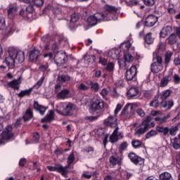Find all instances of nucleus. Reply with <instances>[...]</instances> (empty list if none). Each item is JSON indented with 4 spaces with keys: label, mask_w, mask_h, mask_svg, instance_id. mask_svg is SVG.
<instances>
[{
    "label": "nucleus",
    "mask_w": 180,
    "mask_h": 180,
    "mask_svg": "<svg viewBox=\"0 0 180 180\" xmlns=\"http://www.w3.org/2000/svg\"><path fill=\"white\" fill-rule=\"evenodd\" d=\"M156 130L158 133L163 134V136H168L169 127L165 126H158L156 127Z\"/></svg>",
    "instance_id": "29"
},
{
    "label": "nucleus",
    "mask_w": 180,
    "mask_h": 180,
    "mask_svg": "<svg viewBox=\"0 0 180 180\" xmlns=\"http://www.w3.org/2000/svg\"><path fill=\"white\" fill-rule=\"evenodd\" d=\"M98 117L99 116H86L84 117V120H86V122H95L98 120Z\"/></svg>",
    "instance_id": "49"
},
{
    "label": "nucleus",
    "mask_w": 180,
    "mask_h": 180,
    "mask_svg": "<svg viewBox=\"0 0 180 180\" xmlns=\"http://www.w3.org/2000/svg\"><path fill=\"white\" fill-rule=\"evenodd\" d=\"M153 58L155 61L151 64L150 70L152 72L157 74L164 69V66L162 65V58L161 56L157 55L156 57H153Z\"/></svg>",
    "instance_id": "6"
},
{
    "label": "nucleus",
    "mask_w": 180,
    "mask_h": 180,
    "mask_svg": "<svg viewBox=\"0 0 180 180\" xmlns=\"http://www.w3.org/2000/svg\"><path fill=\"white\" fill-rule=\"evenodd\" d=\"M14 58L15 63H19L20 64L25 61V52L22 51H19L15 49V53L14 55Z\"/></svg>",
    "instance_id": "19"
},
{
    "label": "nucleus",
    "mask_w": 180,
    "mask_h": 180,
    "mask_svg": "<svg viewBox=\"0 0 180 180\" xmlns=\"http://www.w3.org/2000/svg\"><path fill=\"white\" fill-rule=\"evenodd\" d=\"M12 125H8L6 127V130L0 134V146L5 144L6 141H9L12 137H13V133H12Z\"/></svg>",
    "instance_id": "5"
},
{
    "label": "nucleus",
    "mask_w": 180,
    "mask_h": 180,
    "mask_svg": "<svg viewBox=\"0 0 180 180\" xmlns=\"http://www.w3.org/2000/svg\"><path fill=\"white\" fill-rule=\"evenodd\" d=\"M110 166L111 168H114L116 165H120L122 164V158L117 154L111 155L109 159Z\"/></svg>",
    "instance_id": "13"
},
{
    "label": "nucleus",
    "mask_w": 180,
    "mask_h": 180,
    "mask_svg": "<svg viewBox=\"0 0 180 180\" xmlns=\"http://www.w3.org/2000/svg\"><path fill=\"white\" fill-rule=\"evenodd\" d=\"M179 128L178 126H172L169 128L168 136H176V133H178Z\"/></svg>",
    "instance_id": "34"
},
{
    "label": "nucleus",
    "mask_w": 180,
    "mask_h": 180,
    "mask_svg": "<svg viewBox=\"0 0 180 180\" xmlns=\"http://www.w3.org/2000/svg\"><path fill=\"white\" fill-rule=\"evenodd\" d=\"M47 169L51 172H56L61 174L65 178H68V174H70V170L68 169V166L63 167V165L57 164L55 166H47Z\"/></svg>",
    "instance_id": "4"
},
{
    "label": "nucleus",
    "mask_w": 180,
    "mask_h": 180,
    "mask_svg": "<svg viewBox=\"0 0 180 180\" xmlns=\"http://www.w3.org/2000/svg\"><path fill=\"white\" fill-rule=\"evenodd\" d=\"M144 40L147 44H153L154 43V38L151 37V33H148L146 35Z\"/></svg>",
    "instance_id": "40"
},
{
    "label": "nucleus",
    "mask_w": 180,
    "mask_h": 180,
    "mask_svg": "<svg viewBox=\"0 0 180 180\" xmlns=\"http://www.w3.org/2000/svg\"><path fill=\"white\" fill-rule=\"evenodd\" d=\"M84 58L87 64H91L95 61V56L94 55H85Z\"/></svg>",
    "instance_id": "39"
},
{
    "label": "nucleus",
    "mask_w": 180,
    "mask_h": 180,
    "mask_svg": "<svg viewBox=\"0 0 180 180\" xmlns=\"http://www.w3.org/2000/svg\"><path fill=\"white\" fill-rule=\"evenodd\" d=\"M169 43H170V44H175V43H176V34H172L169 38Z\"/></svg>",
    "instance_id": "46"
},
{
    "label": "nucleus",
    "mask_w": 180,
    "mask_h": 180,
    "mask_svg": "<svg viewBox=\"0 0 180 180\" xmlns=\"http://www.w3.org/2000/svg\"><path fill=\"white\" fill-rule=\"evenodd\" d=\"M173 82H174L176 84L179 85L180 84V77L178 74H174L173 76Z\"/></svg>",
    "instance_id": "56"
},
{
    "label": "nucleus",
    "mask_w": 180,
    "mask_h": 180,
    "mask_svg": "<svg viewBox=\"0 0 180 180\" xmlns=\"http://www.w3.org/2000/svg\"><path fill=\"white\" fill-rule=\"evenodd\" d=\"M171 115L167 114L163 117H155V120L158 123V124H164V123H167V122H168V119H169Z\"/></svg>",
    "instance_id": "26"
},
{
    "label": "nucleus",
    "mask_w": 180,
    "mask_h": 180,
    "mask_svg": "<svg viewBox=\"0 0 180 180\" xmlns=\"http://www.w3.org/2000/svg\"><path fill=\"white\" fill-rule=\"evenodd\" d=\"M79 91H89V86L85 85L84 83H81L77 86Z\"/></svg>",
    "instance_id": "47"
},
{
    "label": "nucleus",
    "mask_w": 180,
    "mask_h": 180,
    "mask_svg": "<svg viewBox=\"0 0 180 180\" xmlns=\"http://www.w3.org/2000/svg\"><path fill=\"white\" fill-rule=\"evenodd\" d=\"M172 71H169L168 75L165 76L162 79L160 82V86L161 88H164L165 86H167L168 85V82H170V81H172Z\"/></svg>",
    "instance_id": "18"
},
{
    "label": "nucleus",
    "mask_w": 180,
    "mask_h": 180,
    "mask_svg": "<svg viewBox=\"0 0 180 180\" xmlns=\"http://www.w3.org/2000/svg\"><path fill=\"white\" fill-rule=\"evenodd\" d=\"M18 9L19 8L16 6H11L8 10V18H10V19H13V17L16 15Z\"/></svg>",
    "instance_id": "24"
},
{
    "label": "nucleus",
    "mask_w": 180,
    "mask_h": 180,
    "mask_svg": "<svg viewBox=\"0 0 180 180\" xmlns=\"http://www.w3.org/2000/svg\"><path fill=\"white\" fill-rule=\"evenodd\" d=\"M171 57H172V53L169 52L166 54L165 58V64H169V61H171Z\"/></svg>",
    "instance_id": "55"
},
{
    "label": "nucleus",
    "mask_w": 180,
    "mask_h": 180,
    "mask_svg": "<svg viewBox=\"0 0 180 180\" xmlns=\"http://www.w3.org/2000/svg\"><path fill=\"white\" fill-rule=\"evenodd\" d=\"M58 81L63 85H67L71 81V77L67 75H58Z\"/></svg>",
    "instance_id": "22"
},
{
    "label": "nucleus",
    "mask_w": 180,
    "mask_h": 180,
    "mask_svg": "<svg viewBox=\"0 0 180 180\" xmlns=\"http://www.w3.org/2000/svg\"><path fill=\"white\" fill-rule=\"evenodd\" d=\"M86 84L89 86V89L92 90L93 92H99V89H101L99 83L88 80L86 82Z\"/></svg>",
    "instance_id": "17"
},
{
    "label": "nucleus",
    "mask_w": 180,
    "mask_h": 180,
    "mask_svg": "<svg viewBox=\"0 0 180 180\" xmlns=\"http://www.w3.org/2000/svg\"><path fill=\"white\" fill-rule=\"evenodd\" d=\"M143 1L147 6H153L155 4V0H143Z\"/></svg>",
    "instance_id": "57"
},
{
    "label": "nucleus",
    "mask_w": 180,
    "mask_h": 180,
    "mask_svg": "<svg viewBox=\"0 0 180 180\" xmlns=\"http://www.w3.org/2000/svg\"><path fill=\"white\" fill-rule=\"evenodd\" d=\"M172 147L174 150H179L180 149V139L178 138H174L173 139Z\"/></svg>",
    "instance_id": "41"
},
{
    "label": "nucleus",
    "mask_w": 180,
    "mask_h": 180,
    "mask_svg": "<svg viewBox=\"0 0 180 180\" xmlns=\"http://www.w3.org/2000/svg\"><path fill=\"white\" fill-rule=\"evenodd\" d=\"M105 11L103 13H97L94 15H90L87 18V22L91 26H95L101 22L108 20H115L113 15L117 12L116 7L110 5H105L104 6Z\"/></svg>",
    "instance_id": "1"
},
{
    "label": "nucleus",
    "mask_w": 180,
    "mask_h": 180,
    "mask_svg": "<svg viewBox=\"0 0 180 180\" xmlns=\"http://www.w3.org/2000/svg\"><path fill=\"white\" fill-rule=\"evenodd\" d=\"M20 16H22V18H30V16L29 15V14L27 13H26V10L25 9H21L20 11Z\"/></svg>",
    "instance_id": "60"
},
{
    "label": "nucleus",
    "mask_w": 180,
    "mask_h": 180,
    "mask_svg": "<svg viewBox=\"0 0 180 180\" xmlns=\"http://www.w3.org/2000/svg\"><path fill=\"white\" fill-rule=\"evenodd\" d=\"M33 3L35 6L39 8V6H43V5H44V0H34Z\"/></svg>",
    "instance_id": "52"
},
{
    "label": "nucleus",
    "mask_w": 180,
    "mask_h": 180,
    "mask_svg": "<svg viewBox=\"0 0 180 180\" xmlns=\"http://www.w3.org/2000/svg\"><path fill=\"white\" fill-rule=\"evenodd\" d=\"M124 57L125 63H131V61H133V60L134 59V58H133V56H131V54H130L129 52L125 53L124 54Z\"/></svg>",
    "instance_id": "42"
},
{
    "label": "nucleus",
    "mask_w": 180,
    "mask_h": 180,
    "mask_svg": "<svg viewBox=\"0 0 180 180\" xmlns=\"http://www.w3.org/2000/svg\"><path fill=\"white\" fill-rule=\"evenodd\" d=\"M109 94V91H108V89H103L100 92V95L105 99L106 98V96Z\"/></svg>",
    "instance_id": "59"
},
{
    "label": "nucleus",
    "mask_w": 180,
    "mask_h": 180,
    "mask_svg": "<svg viewBox=\"0 0 180 180\" xmlns=\"http://www.w3.org/2000/svg\"><path fill=\"white\" fill-rule=\"evenodd\" d=\"M151 120H153V118L150 116H148L146 117V119L143 121V122L141 123L142 126H148V127L150 128V122H151Z\"/></svg>",
    "instance_id": "50"
},
{
    "label": "nucleus",
    "mask_w": 180,
    "mask_h": 180,
    "mask_svg": "<svg viewBox=\"0 0 180 180\" xmlns=\"http://www.w3.org/2000/svg\"><path fill=\"white\" fill-rule=\"evenodd\" d=\"M109 57H111L112 60L119 58V51L117 49H112L108 52Z\"/></svg>",
    "instance_id": "36"
},
{
    "label": "nucleus",
    "mask_w": 180,
    "mask_h": 180,
    "mask_svg": "<svg viewBox=\"0 0 180 180\" xmlns=\"http://www.w3.org/2000/svg\"><path fill=\"white\" fill-rule=\"evenodd\" d=\"M46 9L49 11H52L54 15H60L61 13V9L58 8V6L54 1H51L46 6Z\"/></svg>",
    "instance_id": "15"
},
{
    "label": "nucleus",
    "mask_w": 180,
    "mask_h": 180,
    "mask_svg": "<svg viewBox=\"0 0 180 180\" xmlns=\"http://www.w3.org/2000/svg\"><path fill=\"white\" fill-rule=\"evenodd\" d=\"M165 51V44L160 41L158 45V48L155 51V53H153V57H157V56H162Z\"/></svg>",
    "instance_id": "20"
},
{
    "label": "nucleus",
    "mask_w": 180,
    "mask_h": 180,
    "mask_svg": "<svg viewBox=\"0 0 180 180\" xmlns=\"http://www.w3.org/2000/svg\"><path fill=\"white\" fill-rule=\"evenodd\" d=\"M39 140H40V134L38 132H35L32 136L31 143H28L27 141H26V144H36L39 143Z\"/></svg>",
    "instance_id": "33"
},
{
    "label": "nucleus",
    "mask_w": 180,
    "mask_h": 180,
    "mask_svg": "<svg viewBox=\"0 0 180 180\" xmlns=\"http://www.w3.org/2000/svg\"><path fill=\"white\" fill-rule=\"evenodd\" d=\"M167 34H168V32H167V29L162 28L160 33V37H163V39H164V38L167 37Z\"/></svg>",
    "instance_id": "62"
},
{
    "label": "nucleus",
    "mask_w": 180,
    "mask_h": 180,
    "mask_svg": "<svg viewBox=\"0 0 180 180\" xmlns=\"http://www.w3.org/2000/svg\"><path fill=\"white\" fill-rule=\"evenodd\" d=\"M131 144L134 148H140V147H141L142 143L139 140H135L131 141Z\"/></svg>",
    "instance_id": "48"
},
{
    "label": "nucleus",
    "mask_w": 180,
    "mask_h": 180,
    "mask_svg": "<svg viewBox=\"0 0 180 180\" xmlns=\"http://www.w3.org/2000/svg\"><path fill=\"white\" fill-rule=\"evenodd\" d=\"M126 49V50H129L130 49V42H123L120 45V49Z\"/></svg>",
    "instance_id": "61"
},
{
    "label": "nucleus",
    "mask_w": 180,
    "mask_h": 180,
    "mask_svg": "<svg viewBox=\"0 0 180 180\" xmlns=\"http://www.w3.org/2000/svg\"><path fill=\"white\" fill-rule=\"evenodd\" d=\"M40 57V51L39 49H34L30 52L29 58L32 63H36Z\"/></svg>",
    "instance_id": "16"
},
{
    "label": "nucleus",
    "mask_w": 180,
    "mask_h": 180,
    "mask_svg": "<svg viewBox=\"0 0 180 180\" xmlns=\"http://www.w3.org/2000/svg\"><path fill=\"white\" fill-rule=\"evenodd\" d=\"M105 108V102L101 97L95 98L92 100L89 106L90 113H99Z\"/></svg>",
    "instance_id": "3"
},
{
    "label": "nucleus",
    "mask_w": 180,
    "mask_h": 180,
    "mask_svg": "<svg viewBox=\"0 0 180 180\" xmlns=\"http://www.w3.org/2000/svg\"><path fill=\"white\" fill-rule=\"evenodd\" d=\"M117 131H119V127H116V128L113 131L112 134L110 136V143H116V141H117V140H119L117 138Z\"/></svg>",
    "instance_id": "30"
},
{
    "label": "nucleus",
    "mask_w": 180,
    "mask_h": 180,
    "mask_svg": "<svg viewBox=\"0 0 180 180\" xmlns=\"http://www.w3.org/2000/svg\"><path fill=\"white\" fill-rule=\"evenodd\" d=\"M121 110H122V105L118 103L114 111V115L117 116V114L119 113V112H120Z\"/></svg>",
    "instance_id": "64"
},
{
    "label": "nucleus",
    "mask_w": 180,
    "mask_h": 180,
    "mask_svg": "<svg viewBox=\"0 0 180 180\" xmlns=\"http://www.w3.org/2000/svg\"><path fill=\"white\" fill-rule=\"evenodd\" d=\"M15 54H16V49L14 47L9 48L8 56L5 58V63L8 65V68H15Z\"/></svg>",
    "instance_id": "7"
},
{
    "label": "nucleus",
    "mask_w": 180,
    "mask_h": 180,
    "mask_svg": "<svg viewBox=\"0 0 180 180\" xmlns=\"http://www.w3.org/2000/svg\"><path fill=\"white\" fill-rule=\"evenodd\" d=\"M150 106L152 108H158L160 106V102L158 99H155L150 103Z\"/></svg>",
    "instance_id": "53"
},
{
    "label": "nucleus",
    "mask_w": 180,
    "mask_h": 180,
    "mask_svg": "<svg viewBox=\"0 0 180 180\" xmlns=\"http://www.w3.org/2000/svg\"><path fill=\"white\" fill-rule=\"evenodd\" d=\"M5 29V18L4 17H0V30Z\"/></svg>",
    "instance_id": "63"
},
{
    "label": "nucleus",
    "mask_w": 180,
    "mask_h": 180,
    "mask_svg": "<svg viewBox=\"0 0 180 180\" xmlns=\"http://www.w3.org/2000/svg\"><path fill=\"white\" fill-rule=\"evenodd\" d=\"M133 109H134V105L131 103L127 104L123 110L122 111V115L124 119H130L131 113H133Z\"/></svg>",
    "instance_id": "11"
},
{
    "label": "nucleus",
    "mask_w": 180,
    "mask_h": 180,
    "mask_svg": "<svg viewBox=\"0 0 180 180\" xmlns=\"http://www.w3.org/2000/svg\"><path fill=\"white\" fill-rule=\"evenodd\" d=\"M103 123L105 126H110V127H117V116L110 115L108 118L104 120Z\"/></svg>",
    "instance_id": "10"
},
{
    "label": "nucleus",
    "mask_w": 180,
    "mask_h": 180,
    "mask_svg": "<svg viewBox=\"0 0 180 180\" xmlns=\"http://www.w3.org/2000/svg\"><path fill=\"white\" fill-rule=\"evenodd\" d=\"M33 88H30L29 89L22 90L18 94L19 98H25V96H29L32 94Z\"/></svg>",
    "instance_id": "32"
},
{
    "label": "nucleus",
    "mask_w": 180,
    "mask_h": 180,
    "mask_svg": "<svg viewBox=\"0 0 180 180\" xmlns=\"http://www.w3.org/2000/svg\"><path fill=\"white\" fill-rule=\"evenodd\" d=\"M129 160L134 164L135 165H144V159L141 158L139 155H136L134 153H130L128 155Z\"/></svg>",
    "instance_id": "8"
},
{
    "label": "nucleus",
    "mask_w": 180,
    "mask_h": 180,
    "mask_svg": "<svg viewBox=\"0 0 180 180\" xmlns=\"http://www.w3.org/2000/svg\"><path fill=\"white\" fill-rule=\"evenodd\" d=\"M54 60L57 64H65L68 61V57L65 52H57L54 56Z\"/></svg>",
    "instance_id": "9"
},
{
    "label": "nucleus",
    "mask_w": 180,
    "mask_h": 180,
    "mask_svg": "<svg viewBox=\"0 0 180 180\" xmlns=\"http://www.w3.org/2000/svg\"><path fill=\"white\" fill-rule=\"evenodd\" d=\"M158 131L152 129L149 131L146 134V139H150V137H154V136H157L158 134Z\"/></svg>",
    "instance_id": "44"
},
{
    "label": "nucleus",
    "mask_w": 180,
    "mask_h": 180,
    "mask_svg": "<svg viewBox=\"0 0 180 180\" xmlns=\"http://www.w3.org/2000/svg\"><path fill=\"white\" fill-rule=\"evenodd\" d=\"M26 13H28V16L30 15H32V13H33V11H34V8L33 7L32 5H29L28 6H27L26 9Z\"/></svg>",
    "instance_id": "54"
},
{
    "label": "nucleus",
    "mask_w": 180,
    "mask_h": 180,
    "mask_svg": "<svg viewBox=\"0 0 180 180\" xmlns=\"http://www.w3.org/2000/svg\"><path fill=\"white\" fill-rule=\"evenodd\" d=\"M33 118V112H32V109L28 108L25 113L24 114L22 119L24 120L25 122H29L30 119Z\"/></svg>",
    "instance_id": "28"
},
{
    "label": "nucleus",
    "mask_w": 180,
    "mask_h": 180,
    "mask_svg": "<svg viewBox=\"0 0 180 180\" xmlns=\"http://www.w3.org/2000/svg\"><path fill=\"white\" fill-rule=\"evenodd\" d=\"M137 74V68L131 66L129 70H127L125 77L127 81H131Z\"/></svg>",
    "instance_id": "14"
},
{
    "label": "nucleus",
    "mask_w": 180,
    "mask_h": 180,
    "mask_svg": "<svg viewBox=\"0 0 180 180\" xmlns=\"http://www.w3.org/2000/svg\"><path fill=\"white\" fill-rule=\"evenodd\" d=\"M139 95V89L137 87H131L127 92L128 98H134Z\"/></svg>",
    "instance_id": "27"
},
{
    "label": "nucleus",
    "mask_w": 180,
    "mask_h": 180,
    "mask_svg": "<svg viewBox=\"0 0 180 180\" xmlns=\"http://www.w3.org/2000/svg\"><path fill=\"white\" fill-rule=\"evenodd\" d=\"M170 96L171 90L166 89L160 94V98L162 101H165V99H168V98H169Z\"/></svg>",
    "instance_id": "35"
},
{
    "label": "nucleus",
    "mask_w": 180,
    "mask_h": 180,
    "mask_svg": "<svg viewBox=\"0 0 180 180\" xmlns=\"http://www.w3.org/2000/svg\"><path fill=\"white\" fill-rule=\"evenodd\" d=\"M105 71L107 72H110L111 75L113 74V71H115V63L110 62L106 65Z\"/></svg>",
    "instance_id": "37"
},
{
    "label": "nucleus",
    "mask_w": 180,
    "mask_h": 180,
    "mask_svg": "<svg viewBox=\"0 0 180 180\" xmlns=\"http://www.w3.org/2000/svg\"><path fill=\"white\" fill-rule=\"evenodd\" d=\"M8 85L10 88H13V89H19V85H20V79H13L11 82H8Z\"/></svg>",
    "instance_id": "25"
},
{
    "label": "nucleus",
    "mask_w": 180,
    "mask_h": 180,
    "mask_svg": "<svg viewBox=\"0 0 180 180\" xmlns=\"http://www.w3.org/2000/svg\"><path fill=\"white\" fill-rule=\"evenodd\" d=\"M54 120V112L49 110L47 115L41 119L42 123H51Z\"/></svg>",
    "instance_id": "21"
},
{
    "label": "nucleus",
    "mask_w": 180,
    "mask_h": 180,
    "mask_svg": "<svg viewBox=\"0 0 180 180\" xmlns=\"http://www.w3.org/2000/svg\"><path fill=\"white\" fill-rule=\"evenodd\" d=\"M44 81V77H42L36 84L34 85L35 89H39L41 85H43V82Z\"/></svg>",
    "instance_id": "51"
},
{
    "label": "nucleus",
    "mask_w": 180,
    "mask_h": 180,
    "mask_svg": "<svg viewBox=\"0 0 180 180\" xmlns=\"http://www.w3.org/2000/svg\"><path fill=\"white\" fill-rule=\"evenodd\" d=\"M67 162H68V165L67 167H68V169L70 168V165H71V164H72L74 162V161H75V154H74V152H72L70 153V155L68 157L67 159Z\"/></svg>",
    "instance_id": "38"
},
{
    "label": "nucleus",
    "mask_w": 180,
    "mask_h": 180,
    "mask_svg": "<svg viewBox=\"0 0 180 180\" xmlns=\"http://www.w3.org/2000/svg\"><path fill=\"white\" fill-rule=\"evenodd\" d=\"M129 144L127 143V142L124 141L122 142L120 146V151H123L124 150H126L127 147H128Z\"/></svg>",
    "instance_id": "58"
},
{
    "label": "nucleus",
    "mask_w": 180,
    "mask_h": 180,
    "mask_svg": "<svg viewBox=\"0 0 180 180\" xmlns=\"http://www.w3.org/2000/svg\"><path fill=\"white\" fill-rule=\"evenodd\" d=\"M158 22V17L154 15H150L145 19V26L153 27Z\"/></svg>",
    "instance_id": "12"
},
{
    "label": "nucleus",
    "mask_w": 180,
    "mask_h": 180,
    "mask_svg": "<svg viewBox=\"0 0 180 180\" xmlns=\"http://www.w3.org/2000/svg\"><path fill=\"white\" fill-rule=\"evenodd\" d=\"M34 108L35 109V110H37L38 112H39L40 115H41L42 116L44 115V113H46V111L47 110L46 107H44L39 104L37 101H34Z\"/></svg>",
    "instance_id": "23"
},
{
    "label": "nucleus",
    "mask_w": 180,
    "mask_h": 180,
    "mask_svg": "<svg viewBox=\"0 0 180 180\" xmlns=\"http://www.w3.org/2000/svg\"><path fill=\"white\" fill-rule=\"evenodd\" d=\"M70 94V91L68 89L62 90L57 95L58 99H67L68 98V94Z\"/></svg>",
    "instance_id": "31"
},
{
    "label": "nucleus",
    "mask_w": 180,
    "mask_h": 180,
    "mask_svg": "<svg viewBox=\"0 0 180 180\" xmlns=\"http://www.w3.org/2000/svg\"><path fill=\"white\" fill-rule=\"evenodd\" d=\"M143 126H144V128L141 127L137 129L136 134H138V136H141V134H144V133H146V131H147V130L150 129L149 127H148L147 125H143Z\"/></svg>",
    "instance_id": "43"
},
{
    "label": "nucleus",
    "mask_w": 180,
    "mask_h": 180,
    "mask_svg": "<svg viewBox=\"0 0 180 180\" xmlns=\"http://www.w3.org/2000/svg\"><path fill=\"white\" fill-rule=\"evenodd\" d=\"M79 19V15L77 14V13H72L70 15V22L72 23H75V22H78Z\"/></svg>",
    "instance_id": "45"
},
{
    "label": "nucleus",
    "mask_w": 180,
    "mask_h": 180,
    "mask_svg": "<svg viewBox=\"0 0 180 180\" xmlns=\"http://www.w3.org/2000/svg\"><path fill=\"white\" fill-rule=\"evenodd\" d=\"M56 112L61 116H72L74 112L77 110L75 105L71 103H60L56 105Z\"/></svg>",
    "instance_id": "2"
}]
</instances>
